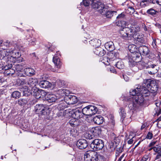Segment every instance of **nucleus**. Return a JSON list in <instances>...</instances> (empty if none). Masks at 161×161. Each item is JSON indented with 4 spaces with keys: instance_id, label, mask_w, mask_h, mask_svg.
I'll list each match as a JSON object with an SVG mask.
<instances>
[{
    "instance_id": "f257e3e1",
    "label": "nucleus",
    "mask_w": 161,
    "mask_h": 161,
    "mask_svg": "<svg viewBox=\"0 0 161 161\" xmlns=\"http://www.w3.org/2000/svg\"><path fill=\"white\" fill-rule=\"evenodd\" d=\"M139 88L137 87L138 91H139V94L134 97H125L124 100L128 103V107L131 110H133L139 107L143 103L144 97L150 96V92L156 94L158 90L156 82L154 80L150 79L145 80L144 84Z\"/></svg>"
},
{
    "instance_id": "f03ea898",
    "label": "nucleus",
    "mask_w": 161,
    "mask_h": 161,
    "mask_svg": "<svg viewBox=\"0 0 161 161\" xmlns=\"http://www.w3.org/2000/svg\"><path fill=\"white\" fill-rule=\"evenodd\" d=\"M121 36L123 39L127 40H133L134 34H133L130 28L128 27L123 28L119 31Z\"/></svg>"
},
{
    "instance_id": "7ed1b4c3",
    "label": "nucleus",
    "mask_w": 161,
    "mask_h": 161,
    "mask_svg": "<svg viewBox=\"0 0 161 161\" xmlns=\"http://www.w3.org/2000/svg\"><path fill=\"white\" fill-rule=\"evenodd\" d=\"M100 157V155L97 152L92 151H88L84 154V159L85 161H98Z\"/></svg>"
},
{
    "instance_id": "20e7f679",
    "label": "nucleus",
    "mask_w": 161,
    "mask_h": 161,
    "mask_svg": "<svg viewBox=\"0 0 161 161\" xmlns=\"http://www.w3.org/2000/svg\"><path fill=\"white\" fill-rule=\"evenodd\" d=\"M91 148L96 151L101 150L104 147V142L101 139H97L93 140L90 144Z\"/></svg>"
},
{
    "instance_id": "39448f33",
    "label": "nucleus",
    "mask_w": 161,
    "mask_h": 161,
    "mask_svg": "<svg viewBox=\"0 0 161 161\" xmlns=\"http://www.w3.org/2000/svg\"><path fill=\"white\" fill-rule=\"evenodd\" d=\"M97 108L93 106L88 105L82 109V112L85 115H92L95 114L97 111Z\"/></svg>"
},
{
    "instance_id": "423d86ee",
    "label": "nucleus",
    "mask_w": 161,
    "mask_h": 161,
    "mask_svg": "<svg viewBox=\"0 0 161 161\" xmlns=\"http://www.w3.org/2000/svg\"><path fill=\"white\" fill-rule=\"evenodd\" d=\"M47 109L42 104H36L35 107V111L39 115H45L47 114Z\"/></svg>"
},
{
    "instance_id": "0eeeda50",
    "label": "nucleus",
    "mask_w": 161,
    "mask_h": 161,
    "mask_svg": "<svg viewBox=\"0 0 161 161\" xmlns=\"http://www.w3.org/2000/svg\"><path fill=\"white\" fill-rule=\"evenodd\" d=\"M144 36V35L142 34L138 33L134 34L133 40H134L135 43L138 45L144 43L145 42V40Z\"/></svg>"
},
{
    "instance_id": "6e6552de",
    "label": "nucleus",
    "mask_w": 161,
    "mask_h": 161,
    "mask_svg": "<svg viewBox=\"0 0 161 161\" xmlns=\"http://www.w3.org/2000/svg\"><path fill=\"white\" fill-rule=\"evenodd\" d=\"M91 5L92 8L97 10L100 13L104 7V5L103 3L97 0H93Z\"/></svg>"
},
{
    "instance_id": "1a4fd4ad",
    "label": "nucleus",
    "mask_w": 161,
    "mask_h": 161,
    "mask_svg": "<svg viewBox=\"0 0 161 161\" xmlns=\"http://www.w3.org/2000/svg\"><path fill=\"white\" fill-rule=\"evenodd\" d=\"M116 11H113L108 10L107 8L104 7L103 9H102V10L101 11L100 13L107 18H110L113 16L114 13L116 14Z\"/></svg>"
},
{
    "instance_id": "9d476101",
    "label": "nucleus",
    "mask_w": 161,
    "mask_h": 161,
    "mask_svg": "<svg viewBox=\"0 0 161 161\" xmlns=\"http://www.w3.org/2000/svg\"><path fill=\"white\" fill-rule=\"evenodd\" d=\"M64 100L68 104H73L77 102V98L74 96L72 95H68L65 98Z\"/></svg>"
},
{
    "instance_id": "9b49d317",
    "label": "nucleus",
    "mask_w": 161,
    "mask_h": 161,
    "mask_svg": "<svg viewBox=\"0 0 161 161\" xmlns=\"http://www.w3.org/2000/svg\"><path fill=\"white\" fill-rule=\"evenodd\" d=\"M76 145L79 149H83L87 147L88 143L87 141L85 139H79L77 142Z\"/></svg>"
},
{
    "instance_id": "f8f14e48",
    "label": "nucleus",
    "mask_w": 161,
    "mask_h": 161,
    "mask_svg": "<svg viewBox=\"0 0 161 161\" xmlns=\"http://www.w3.org/2000/svg\"><path fill=\"white\" fill-rule=\"evenodd\" d=\"M138 50L140 55L142 54L144 56L147 55L149 53L148 47L145 45L140 46L138 47Z\"/></svg>"
},
{
    "instance_id": "ddd939ff",
    "label": "nucleus",
    "mask_w": 161,
    "mask_h": 161,
    "mask_svg": "<svg viewBox=\"0 0 161 161\" xmlns=\"http://www.w3.org/2000/svg\"><path fill=\"white\" fill-rule=\"evenodd\" d=\"M84 114L82 111L79 109H75L72 111V116L73 118L77 119L82 118Z\"/></svg>"
},
{
    "instance_id": "4468645a",
    "label": "nucleus",
    "mask_w": 161,
    "mask_h": 161,
    "mask_svg": "<svg viewBox=\"0 0 161 161\" xmlns=\"http://www.w3.org/2000/svg\"><path fill=\"white\" fill-rule=\"evenodd\" d=\"M39 85L41 87L44 88H51L52 86L51 82L45 80L41 81Z\"/></svg>"
},
{
    "instance_id": "2eb2a0df",
    "label": "nucleus",
    "mask_w": 161,
    "mask_h": 161,
    "mask_svg": "<svg viewBox=\"0 0 161 161\" xmlns=\"http://www.w3.org/2000/svg\"><path fill=\"white\" fill-rule=\"evenodd\" d=\"M59 55V54L57 53V54H55L53 58V62L58 68H60L62 65L60 59L58 57V55Z\"/></svg>"
},
{
    "instance_id": "dca6fc26",
    "label": "nucleus",
    "mask_w": 161,
    "mask_h": 161,
    "mask_svg": "<svg viewBox=\"0 0 161 161\" xmlns=\"http://www.w3.org/2000/svg\"><path fill=\"white\" fill-rule=\"evenodd\" d=\"M101 128L100 127H96L92 128L90 130L91 133H92L94 136H99L101 134Z\"/></svg>"
},
{
    "instance_id": "f3484780",
    "label": "nucleus",
    "mask_w": 161,
    "mask_h": 161,
    "mask_svg": "<svg viewBox=\"0 0 161 161\" xmlns=\"http://www.w3.org/2000/svg\"><path fill=\"white\" fill-rule=\"evenodd\" d=\"M38 81L37 79L30 78L27 80V83L32 89L36 87L35 86L37 85Z\"/></svg>"
},
{
    "instance_id": "a211bd4d",
    "label": "nucleus",
    "mask_w": 161,
    "mask_h": 161,
    "mask_svg": "<svg viewBox=\"0 0 161 161\" xmlns=\"http://www.w3.org/2000/svg\"><path fill=\"white\" fill-rule=\"evenodd\" d=\"M46 100L49 103L55 102L57 100V97L54 94H47L46 97Z\"/></svg>"
},
{
    "instance_id": "6ab92c4d",
    "label": "nucleus",
    "mask_w": 161,
    "mask_h": 161,
    "mask_svg": "<svg viewBox=\"0 0 161 161\" xmlns=\"http://www.w3.org/2000/svg\"><path fill=\"white\" fill-rule=\"evenodd\" d=\"M94 52L99 56H103L105 53V51L100 47H97L94 50Z\"/></svg>"
},
{
    "instance_id": "aec40b11",
    "label": "nucleus",
    "mask_w": 161,
    "mask_h": 161,
    "mask_svg": "<svg viewBox=\"0 0 161 161\" xmlns=\"http://www.w3.org/2000/svg\"><path fill=\"white\" fill-rule=\"evenodd\" d=\"M154 151L157 153L155 158V160H156L161 157V146L160 145H156L154 146Z\"/></svg>"
},
{
    "instance_id": "412c9836",
    "label": "nucleus",
    "mask_w": 161,
    "mask_h": 161,
    "mask_svg": "<svg viewBox=\"0 0 161 161\" xmlns=\"http://www.w3.org/2000/svg\"><path fill=\"white\" fill-rule=\"evenodd\" d=\"M103 118L101 115H99L94 117L92 120L95 124L99 125L103 123Z\"/></svg>"
},
{
    "instance_id": "4be33fe9",
    "label": "nucleus",
    "mask_w": 161,
    "mask_h": 161,
    "mask_svg": "<svg viewBox=\"0 0 161 161\" xmlns=\"http://www.w3.org/2000/svg\"><path fill=\"white\" fill-rule=\"evenodd\" d=\"M80 123L79 120L74 118L71 119L69 122V124L70 126L73 127H75L79 125Z\"/></svg>"
},
{
    "instance_id": "5701e85b",
    "label": "nucleus",
    "mask_w": 161,
    "mask_h": 161,
    "mask_svg": "<svg viewBox=\"0 0 161 161\" xmlns=\"http://www.w3.org/2000/svg\"><path fill=\"white\" fill-rule=\"evenodd\" d=\"M35 72L34 70L31 68H26L24 70V74L29 76H32L34 75Z\"/></svg>"
},
{
    "instance_id": "b1692460",
    "label": "nucleus",
    "mask_w": 161,
    "mask_h": 161,
    "mask_svg": "<svg viewBox=\"0 0 161 161\" xmlns=\"http://www.w3.org/2000/svg\"><path fill=\"white\" fill-rule=\"evenodd\" d=\"M105 48L109 51H112L115 48L114 44L112 42H109L105 44Z\"/></svg>"
},
{
    "instance_id": "393cba45",
    "label": "nucleus",
    "mask_w": 161,
    "mask_h": 161,
    "mask_svg": "<svg viewBox=\"0 0 161 161\" xmlns=\"http://www.w3.org/2000/svg\"><path fill=\"white\" fill-rule=\"evenodd\" d=\"M90 43L95 48H96L97 47H100L101 44V42L100 40L96 39L92 40Z\"/></svg>"
},
{
    "instance_id": "a878e982",
    "label": "nucleus",
    "mask_w": 161,
    "mask_h": 161,
    "mask_svg": "<svg viewBox=\"0 0 161 161\" xmlns=\"http://www.w3.org/2000/svg\"><path fill=\"white\" fill-rule=\"evenodd\" d=\"M32 91L33 92V94L36 98L38 99L41 98L40 89L35 87L32 89Z\"/></svg>"
},
{
    "instance_id": "bb28decb",
    "label": "nucleus",
    "mask_w": 161,
    "mask_h": 161,
    "mask_svg": "<svg viewBox=\"0 0 161 161\" xmlns=\"http://www.w3.org/2000/svg\"><path fill=\"white\" fill-rule=\"evenodd\" d=\"M137 88V87L136 88V89H131L130 90V94L131 95L133 96V97H131L130 96H128L127 97L134 98L135 96H137L138 95H136L138 93H139V91H138ZM125 97H123V100L125 102V101L124 100V98ZM128 103L127 102V104L128 105Z\"/></svg>"
},
{
    "instance_id": "cd10ccee",
    "label": "nucleus",
    "mask_w": 161,
    "mask_h": 161,
    "mask_svg": "<svg viewBox=\"0 0 161 161\" xmlns=\"http://www.w3.org/2000/svg\"><path fill=\"white\" fill-rule=\"evenodd\" d=\"M128 48L130 52L132 53V54L137 52L138 50L136 46L134 44L130 45L128 46Z\"/></svg>"
},
{
    "instance_id": "c85d7f7f",
    "label": "nucleus",
    "mask_w": 161,
    "mask_h": 161,
    "mask_svg": "<svg viewBox=\"0 0 161 161\" xmlns=\"http://www.w3.org/2000/svg\"><path fill=\"white\" fill-rule=\"evenodd\" d=\"M132 55V57L134 59V60L135 63H139L141 59V56L140 54L137 53H134L131 54Z\"/></svg>"
},
{
    "instance_id": "c756f323",
    "label": "nucleus",
    "mask_w": 161,
    "mask_h": 161,
    "mask_svg": "<svg viewBox=\"0 0 161 161\" xmlns=\"http://www.w3.org/2000/svg\"><path fill=\"white\" fill-rule=\"evenodd\" d=\"M147 13L152 15H159L160 12H159L153 9V8H150L147 10Z\"/></svg>"
},
{
    "instance_id": "7c9ffc66",
    "label": "nucleus",
    "mask_w": 161,
    "mask_h": 161,
    "mask_svg": "<svg viewBox=\"0 0 161 161\" xmlns=\"http://www.w3.org/2000/svg\"><path fill=\"white\" fill-rule=\"evenodd\" d=\"M28 102V99L21 98L18 100L17 103L21 106H24L26 105Z\"/></svg>"
},
{
    "instance_id": "2f4dec72",
    "label": "nucleus",
    "mask_w": 161,
    "mask_h": 161,
    "mask_svg": "<svg viewBox=\"0 0 161 161\" xmlns=\"http://www.w3.org/2000/svg\"><path fill=\"white\" fill-rule=\"evenodd\" d=\"M119 110V113L121 116V120L123 122V120L126 116V113L125 109L123 108H121Z\"/></svg>"
},
{
    "instance_id": "473e14b6",
    "label": "nucleus",
    "mask_w": 161,
    "mask_h": 161,
    "mask_svg": "<svg viewBox=\"0 0 161 161\" xmlns=\"http://www.w3.org/2000/svg\"><path fill=\"white\" fill-rule=\"evenodd\" d=\"M128 61L129 64L130 66H133L136 64L134 60V59H133V58L132 57V55L131 54V55H129Z\"/></svg>"
},
{
    "instance_id": "72a5a7b5",
    "label": "nucleus",
    "mask_w": 161,
    "mask_h": 161,
    "mask_svg": "<svg viewBox=\"0 0 161 161\" xmlns=\"http://www.w3.org/2000/svg\"><path fill=\"white\" fill-rule=\"evenodd\" d=\"M130 28L133 34H137L138 32L140 31V27L138 25H134Z\"/></svg>"
},
{
    "instance_id": "f704fd0d",
    "label": "nucleus",
    "mask_w": 161,
    "mask_h": 161,
    "mask_svg": "<svg viewBox=\"0 0 161 161\" xmlns=\"http://www.w3.org/2000/svg\"><path fill=\"white\" fill-rule=\"evenodd\" d=\"M27 80L25 79H18L16 80V84L18 86L26 84L27 83Z\"/></svg>"
},
{
    "instance_id": "c9c22d12",
    "label": "nucleus",
    "mask_w": 161,
    "mask_h": 161,
    "mask_svg": "<svg viewBox=\"0 0 161 161\" xmlns=\"http://www.w3.org/2000/svg\"><path fill=\"white\" fill-rule=\"evenodd\" d=\"M152 0H143L140 3V5L142 7H144L148 6L152 2Z\"/></svg>"
},
{
    "instance_id": "e433bc0d",
    "label": "nucleus",
    "mask_w": 161,
    "mask_h": 161,
    "mask_svg": "<svg viewBox=\"0 0 161 161\" xmlns=\"http://www.w3.org/2000/svg\"><path fill=\"white\" fill-rule=\"evenodd\" d=\"M115 65L119 69H123L124 67V65L121 60L118 61Z\"/></svg>"
},
{
    "instance_id": "4c0bfd02",
    "label": "nucleus",
    "mask_w": 161,
    "mask_h": 161,
    "mask_svg": "<svg viewBox=\"0 0 161 161\" xmlns=\"http://www.w3.org/2000/svg\"><path fill=\"white\" fill-rule=\"evenodd\" d=\"M116 24L117 26L122 27L121 29H122L123 28L125 27L127 23L125 21L121 20L117 22Z\"/></svg>"
},
{
    "instance_id": "58836bf2",
    "label": "nucleus",
    "mask_w": 161,
    "mask_h": 161,
    "mask_svg": "<svg viewBox=\"0 0 161 161\" xmlns=\"http://www.w3.org/2000/svg\"><path fill=\"white\" fill-rule=\"evenodd\" d=\"M11 96L14 98H18L20 96L21 94L18 91H14L12 93Z\"/></svg>"
},
{
    "instance_id": "ea45409f",
    "label": "nucleus",
    "mask_w": 161,
    "mask_h": 161,
    "mask_svg": "<svg viewBox=\"0 0 161 161\" xmlns=\"http://www.w3.org/2000/svg\"><path fill=\"white\" fill-rule=\"evenodd\" d=\"M21 91L23 92V95L24 96L27 97L30 94L29 89L26 86H25V88L22 89Z\"/></svg>"
},
{
    "instance_id": "a19ab883",
    "label": "nucleus",
    "mask_w": 161,
    "mask_h": 161,
    "mask_svg": "<svg viewBox=\"0 0 161 161\" xmlns=\"http://www.w3.org/2000/svg\"><path fill=\"white\" fill-rule=\"evenodd\" d=\"M93 1V0H83L82 3H81V5H83L85 7L89 6L91 3H92Z\"/></svg>"
},
{
    "instance_id": "79ce46f5",
    "label": "nucleus",
    "mask_w": 161,
    "mask_h": 161,
    "mask_svg": "<svg viewBox=\"0 0 161 161\" xmlns=\"http://www.w3.org/2000/svg\"><path fill=\"white\" fill-rule=\"evenodd\" d=\"M15 72V70L12 68H9L7 71H4V73L7 75H12Z\"/></svg>"
},
{
    "instance_id": "37998d69",
    "label": "nucleus",
    "mask_w": 161,
    "mask_h": 161,
    "mask_svg": "<svg viewBox=\"0 0 161 161\" xmlns=\"http://www.w3.org/2000/svg\"><path fill=\"white\" fill-rule=\"evenodd\" d=\"M12 65L11 64H8V65H5V64H3V66L1 69L0 70H5V71H6L9 68H12Z\"/></svg>"
},
{
    "instance_id": "c03bdc74",
    "label": "nucleus",
    "mask_w": 161,
    "mask_h": 161,
    "mask_svg": "<svg viewBox=\"0 0 161 161\" xmlns=\"http://www.w3.org/2000/svg\"><path fill=\"white\" fill-rule=\"evenodd\" d=\"M90 133H91L90 132ZM92 133H90L89 132L88 133H86L85 135V138L87 139H92L94 136L93 134H92Z\"/></svg>"
},
{
    "instance_id": "a18cd8bd",
    "label": "nucleus",
    "mask_w": 161,
    "mask_h": 161,
    "mask_svg": "<svg viewBox=\"0 0 161 161\" xmlns=\"http://www.w3.org/2000/svg\"><path fill=\"white\" fill-rule=\"evenodd\" d=\"M7 53V54H5V56L9 55V54H11L13 53H16L14 51V49L12 48V47L10 49H7L5 51Z\"/></svg>"
},
{
    "instance_id": "49530a36",
    "label": "nucleus",
    "mask_w": 161,
    "mask_h": 161,
    "mask_svg": "<svg viewBox=\"0 0 161 161\" xmlns=\"http://www.w3.org/2000/svg\"><path fill=\"white\" fill-rule=\"evenodd\" d=\"M15 68L17 71H20L22 69V66L21 64H19L15 65Z\"/></svg>"
},
{
    "instance_id": "de8ad7c7",
    "label": "nucleus",
    "mask_w": 161,
    "mask_h": 161,
    "mask_svg": "<svg viewBox=\"0 0 161 161\" xmlns=\"http://www.w3.org/2000/svg\"><path fill=\"white\" fill-rule=\"evenodd\" d=\"M47 94L46 92L44 91L41 89H40V96H41V98H42L43 97L46 96Z\"/></svg>"
},
{
    "instance_id": "09e8293b",
    "label": "nucleus",
    "mask_w": 161,
    "mask_h": 161,
    "mask_svg": "<svg viewBox=\"0 0 161 161\" xmlns=\"http://www.w3.org/2000/svg\"><path fill=\"white\" fill-rule=\"evenodd\" d=\"M76 130H75L74 129H72L70 130V133L72 136H75L76 135Z\"/></svg>"
},
{
    "instance_id": "8fccbe9b",
    "label": "nucleus",
    "mask_w": 161,
    "mask_h": 161,
    "mask_svg": "<svg viewBox=\"0 0 161 161\" xmlns=\"http://www.w3.org/2000/svg\"><path fill=\"white\" fill-rule=\"evenodd\" d=\"M153 136V134L152 132H149L146 136V138L148 139H151Z\"/></svg>"
},
{
    "instance_id": "3c124183",
    "label": "nucleus",
    "mask_w": 161,
    "mask_h": 161,
    "mask_svg": "<svg viewBox=\"0 0 161 161\" xmlns=\"http://www.w3.org/2000/svg\"><path fill=\"white\" fill-rule=\"evenodd\" d=\"M123 148L122 147H119L117 148L116 149V154H117L118 155L119 154L123 152Z\"/></svg>"
},
{
    "instance_id": "603ef678",
    "label": "nucleus",
    "mask_w": 161,
    "mask_h": 161,
    "mask_svg": "<svg viewBox=\"0 0 161 161\" xmlns=\"http://www.w3.org/2000/svg\"><path fill=\"white\" fill-rule=\"evenodd\" d=\"M157 71V69H152L151 71H148V73L151 75H153L156 73Z\"/></svg>"
},
{
    "instance_id": "864d4df0",
    "label": "nucleus",
    "mask_w": 161,
    "mask_h": 161,
    "mask_svg": "<svg viewBox=\"0 0 161 161\" xmlns=\"http://www.w3.org/2000/svg\"><path fill=\"white\" fill-rule=\"evenodd\" d=\"M149 158V156L147 155L144 156L142 158L140 161H146Z\"/></svg>"
},
{
    "instance_id": "5fc2aeb1",
    "label": "nucleus",
    "mask_w": 161,
    "mask_h": 161,
    "mask_svg": "<svg viewBox=\"0 0 161 161\" xmlns=\"http://www.w3.org/2000/svg\"><path fill=\"white\" fill-rule=\"evenodd\" d=\"M125 14L123 13H121L120 14H119L118 16L117 17V19H122L125 17Z\"/></svg>"
},
{
    "instance_id": "6e6d98bb",
    "label": "nucleus",
    "mask_w": 161,
    "mask_h": 161,
    "mask_svg": "<svg viewBox=\"0 0 161 161\" xmlns=\"http://www.w3.org/2000/svg\"><path fill=\"white\" fill-rule=\"evenodd\" d=\"M12 45V43L9 42L8 41H7L5 44V45L6 46H8V48H10L11 46Z\"/></svg>"
},
{
    "instance_id": "4d7b16f0",
    "label": "nucleus",
    "mask_w": 161,
    "mask_h": 161,
    "mask_svg": "<svg viewBox=\"0 0 161 161\" xmlns=\"http://www.w3.org/2000/svg\"><path fill=\"white\" fill-rule=\"evenodd\" d=\"M157 142V141H153L151 142L149 144V147H154V145L156 144Z\"/></svg>"
},
{
    "instance_id": "13d9d810",
    "label": "nucleus",
    "mask_w": 161,
    "mask_h": 161,
    "mask_svg": "<svg viewBox=\"0 0 161 161\" xmlns=\"http://www.w3.org/2000/svg\"><path fill=\"white\" fill-rule=\"evenodd\" d=\"M156 66V65L155 64H153L148 66V68H152V69H156L155 67Z\"/></svg>"
},
{
    "instance_id": "bf43d9fd",
    "label": "nucleus",
    "mask_w": 161,
    "mask_h": 161,
    "mask_svg": "<svg viewBox=\"0 0 161 161\" xmlns=\"http://www.w3.org/2000/svg\"><path fill=\"white\" fill-rule=\"evenodd\" d=\"M129 10H130V13H132V14L135 11L134 9L132 7H130L129 8Z\"/></svg>"
},
{
    "instance_id": "052dcab7",
    "label": "nucleus",
    "mask_w": 161,
    "mask_h": 161,
    "mask_svg": "<svg viewBox=\"0 0 161 161\" xmlns=\"http://www.w3.org/2000/svg\"><path fill=\"white\" fill-rule=\"evenodd\" d=\"M155 55L153 53H151L149 55L148 57L149 59H152L155 57Z\"/></svg>"
},
{
    "instance_id": "680f3d73",
    "label": "nucleus",
    "mask_w": 161,
    "mask_h": 161,
    "mask_svg": "<svg viewBox=\"0 0 161 161\" xmlns=\"http://www.w3.org/2000/svg\"><path fill=\"white\" fill-rule=\"evenodd\" d=\"M134 138V137H133L132 138L129 140L128 142V144H131L133 143V139Z\"/></svg>"
},
{
    "instance_id": "e2e57ef3",
    "label": "nucleus",
    "mask_w": 161,
    "mask_h": 161,
    "mask_svg": "<svg viewBox=\"0 0 161 161\" xmlns=\"http://www.w3.org/2000/svg\"><path fill=\"white\" fill-rule=\"evenodd\" d=\"M152 45L153 47H155L156 46V42L155 40H153L152 42Z\"/></svg>"
},
{
    "instance_id": "0e129e2a",
    "label": "nucleus",
    "mask_w": 161,
    "mask_h": 161,
    "mask_svg": "<svg viewBox=\"0 0 161 161\" xmlns=\"http://www.w3.org/2000/svg\"><path fill=\"white\" fill-rule=\"evenodd\" d=\"M59 92H62V96H64V95H65V91L64 90H59Z\"/></svg>"
},
{
    "instance_id": "69168bd1",
    "label": "nucleus",
    "mask_w": 161,
    "mask_h": 161,
    "mask_svg": "<svg viewBox=\"0 0 161 161\" xmlns=\"http://www.w3.org/2000/svg\"><path fill=\"white\" fill-rule=\"evenodd\" d=\"M155 25L156 26L158 27L159 29L161 28V25L159 23H156L155 24Z\"/></svg>"
},
{
    "instance_id": "338daca9",
    "label": "nucleus",
    "mask_w": 161,
    "mask_h": 161,
    "mask_svg": "<svg viewBox=\"0 0 161 161\" xmlns=\"http://www.w3.org/2000/svg\"><path fill=\"white\" fill-rule=\"evenodd\" d=\"M146 126V124H145V123H144V124H143L141 127V130H143V129H144L145 128V127Z\"/></svg>"
},
{
    "instance_id": "774afa93",
    "label": "nucleus",
    "mask_w": 161,
    "mask_h": 161,
    "mask_svg": "<svg viewBox=\"0 0 161 161\" xmlns=\"http://www.w3.org/2000/svg\"><path fill=\"white\" fill-rule=\"evenodd\" d=\"M5 81V79L3 78H0V83H2Z\"/></svg>"
}]
</instances>
